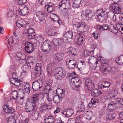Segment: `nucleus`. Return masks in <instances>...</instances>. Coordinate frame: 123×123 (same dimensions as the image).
Returning a JSON list of instances; mask_svg holds the SVG:
<instances>
[{
	"label": "nucleus",
	"instance_id": "f257e3e1",
	"mask_svg": "<svg viewBox=\"0 0 123 123\" xmlns=\"http://www.w3.org/2000/svg\"><path fill=\"white\" fill-rule=\"evenodd\" d=\"M29 24H27L25 21H24V35H26V37L29 39L34 38L35 37L33 33L34 32V30L31 28H27V26L28 27Z\"/></svg>",
	"mask_w": 123,
	"mask_h": 123
},
{
	"label": "nucleus",
	"instance_id": "f03ea898",
	"mask_svg": "<svg viewBox=\"0 0 123 123\" xmlns=\"http://www.w3.org/2000/svg\"><path fill=\"white\" fill-rule=\"evenodd\" d=\"M96 14L97 18L100 22H105L107 20V13L102 9L98 10L96 12Z\"/></svg>",
	"mask_w": 123,
	"mask_h": 123
},
{
	"label": "nucleus",
	"instance_id": "7ed1b4c3",
	"mask_svg": "<svg viewBox=\"0 0 123 123\" xmlns=\"http://www.w3.org/2000/svg\"><path fill=\"white\" fill-rule=\"evenodd\" d=\"M58 71L55 75L54 76L56 80H61L64 77L66 73L65 71L63 70L61 67L58 68Z\"/></svg>",
	"mask_w": 123,
	"mask_h": 123
},
{
	"label": "nucleus",
	"instance_id": "20e7f679",
	"mask_svg": "<svg viewBox=\"0 0 123 123\" xmlns=\"http://www.w3.org/2000/svg\"><path fill=\"white\" fill-rule=\"evenodd\" d=\"M51 44V42L49 41L44 42L41 47L43 52H46L47 53L50 52L52 48Z\"/></svg>",
	"mask_w": 123,
	"mask_h": 123
},
{
	"label": "nucleus",
	"instance_id": "39448f33",
	"mask_svg": "<svg viewBox=\"0 0 123 123\" xmlns=\"http://www.w3.org/2000/svg\"><path fill=\"white\" fill-rule=\"evenodd\" d=\"M84 16L86 18L91 20L94 16V14L92 11L90 9H86L83 11L82 12L81 15Z\"/></svg>",
	"mask_w": 123,
	"mask_h": 123
},
{
	"label": "nucleus",
	"instance_id": "423d86ee",
	"mask_svg": "<svg viewBox=\"0 0 123 123\" xmlns=\"http://www.w3.org/2000/svg\"><path fill=\"white\" fill-rule=\"evenodd\" d=\"M88 62L91 68L92 69H94L97 67V64L98 62V61L94 57L91 56L89 58Z\"/></svg>",
	"mask_w": 123,
	"mask_h": 123
},
{
	"label": "nucleus",
	"instance_id": "0eeeda50",
	"mask_svg": "<svg viewBox=\"0 0 123 123\" xmlns=\"http://www.w3.org/2000/svg\"><path fill=\"white\" fill-rule=\"evenodd\" d=\"M71 83L73 84V87L74 86L75 89L78 88L79 89L81 84V81L80 79L77 77L73 78L71 81Z\"/></svg>",
	"mask_w": 123,
	"mask_h": 123
},
{
	"label": "nucleus",
	"instance_id": "6e6552de",
	"mask_svg": "<svg viewBox=\"0 0 123 123\" xmlns=\"http://www.w3.org/2000/svg\"><path fill=\"white\" fill-rule=\"evenodd\" d=\"M73 37V32L69 31L66 32L64 35L63 39L65 41H68L69 42L71 41Z\"/></svg>",
	"mask_w": 123,
	"mask_h": 123
},
{
	"label": "nucleus",
	"instance_id": "1a4fd4ad",
	"mask_svg": "<svg viewBox=\"0 0 123 123\" xmlns=\"http://www.w3.org/2000/svg\"><path fill=\"white\" fill-rule=\"evenodd\" d=\"M111 7L115 14H119L121 12V6L117 3L115 2L113 3L112 4Z\"/></svg>",
	"mask_w": 123,
	"mask_h": 123
},
{
	"label": "nucleus",
	"instance_id": "9d476101",
	"mask_svg": "<svg viewBox=\"0 0 123 123\" xmlns=\"http://www.w3.org/2000/svg\"><path fill=\"white\" fill-rule=\"evenodd\" d=\"M86 88L89 91H92L95 88L94 84L89 79H87L85 82Z\"/></svg>",
	"mask_w": 123,
	"mask_h": 123
},
{
	"label": "nucleus",
	"instance_id": "9b49d317",
	"mask_svg": "<svg viewBox=\"0 0 123 123\" xmlns=\"http://www.w3.org/2000/svg\"><path fill=\"white\" fill-rule=\"evenodd\" d=\"M71 4L69 0H62L61 2L59 3V7H62L64 9H68L70 8Z\"/></svg>",
	"mask_w": 123,
	"mask_h": 123
},
{
	"label": "nucleus",
	"instance_id": "f8f14e48",
	"mask_svg": "<svg viewBox=\"0 0 123 123\" xmlns=\"http://www.w3.org/2000/svg\"><path fill=\"white\" fill-rule=\"evenodd\" d=\"M74 112V111L72 109L69 108L64 110L62 114L64 117L68 118L71 116Z\"/></svg>",
	"mask_w": 123,
	"mask_h": 123
},
{
	"label": "nucleus",
	"instance_id": "ddd939ff",
	"mask_svg": "<svg viewBox=\"0 0 123 123\" xmlns=\"http://www.w3.org/2000/svg\"><path fill=\"white\" fill-rule=\"evenodd\" d=\"M110 67L108 64H104L101 67L100 69L103 74L107 75L110 73Z\"/></svg>",
	"mask_w": 123,
	"mask_h": 123
},
{
	"label": "nucleus",
	"instance_id": "4468645a",
	"mask_svg": "<svg viewBox=\"0 0 123 123\" xmlns=\"http://www.w3.org/2000/svg\"><path fill=\"white\" fill-rule=\"evenodd\" d=\"M36 15L40 21H43L45 19V18L47 16L46 13L42 11H37L36 13Z\"/></svg>",
	"mask_w": 123,
	"mask_h": 123
},
{
	"label": "nucleus",
	"instance_id": "2eb2a0df",
	"mask_svg": "<svg viewBox=\"0 0 123 123\" xmlns=\"http://www.w3.org/2000/svg\"><path fill=\"white\" fill-rule=\"evenodd\" d=\"M87 27L85 23L81 22L77 28V31H86L87 30Z\"/></svg>",
	"mask_w": 123,
	"mask_h": 123
},
{
	"label": "nucleus",
	"instance_id": "dca6fc26",
	"mask_svg": "<svg viewBox=\"0 0 123 123\" xmlns=\"http://www.w3.org/2000/svg\"><path fill=\"white\" fill-rule=\"evenodd\" d=\"M63 54L62 53H56L54 55L53 61L55 62H58L62 60L63 57Z\"/></svg>",
	"mask_w": 123,
	"mask_h": 123
},
{
	"label": "nucleus",
	"instance_id": "f3484780",
	"mask_svg": "<svg viewBox=\"0 0 123 123\" xmlns=\"http://www.w3.org/2000/svg\"><path fill=\"white\" fill-rule=\"evenodd\" d=\"M67 66L69 69L72 70L76 66V61L74 60H69L68 62H66Z\"/></svg>",
	"mask_w": 123,
	"mask_h": 123
},
{
	"label": "nucleus",
	"instance_id": "a211bd4d",
	"mask_svg": "<svg viewBox=\"0 0 123 123\" xmlns=\"http://www.w3.org/2000/svg\"><path fill=\"white\" fill-rule=\"evenodd\" d=\"M3 108L4 111L6 113L11 114L14 112L15 111L14 109L12 107L7 105H4Z\"/></svg>",
	"mask_w": 123,
	"mask_h": 123
},
{
	"label": "nucleus",
	"instance_id": "6ab92c4d",
	"mask_svg": "<svg viewBox=\"0 0 123 123\" xmlns=\"http://www.w3.org/2000/svg\"><path fill=\"white\" fill-rule=\"evenodd\" d=\"M39 94L38 93L34 94L32 95L31 98V104L36 105L39 101Z\"/></svg>",
	"mask_w": 123,
	"mask_h": 123
},
{
	"label": "nucleus",
	"instance_id": "aec40b11",
	"mask_svg": "<svg viewBox=\"0 0 123 123\" xmlns=\"http://www.w3.org/2000/svg\"><path fill=\"white\" fill-rule=\"evenodd\" d=\"M52 42L54 45L56 46H58L62 45L64 42L66 41L63 39L59 38L55 39L53 40Z\"/></svg>",
	"mask_w": 123,
	"mask_h": 123
},
{
	"label": "nucleus",
	"instance_id": "412c9836",
	"mask_svg": "<svg viewBox=\"0 0 123 123\" xmlns=\"http://www.w3.org/2000/svg\"><path fill=\"white\" fill-rule=\"evenodd\" d=\"M110 86V83L107 81H103L102 82V83H100L98 84V88H102V87L104 88H109Z\"/></svg>",
	"mask_w": 123,
	"mask_h": 123
},
{
	"label": "nucleus",
	"instance_id": "4be33fe9",
	"mask_svg": "<svg viewBox=\"0 0 123 123\" xmlns=\"http://www.w3.org/2000/svg\"><path fill=\"white\" fill-rule=\"evenodd\" d=\"M102 93L98 89H94L92 91L91 95L95 97H98Z\"/></svg>",
	"mask_w": 123,
	"mask_h": 123
},
{
	"label": "nucleus",
	"instance_id": "5701e85b",
	"mask_svg": "<svg viewBox=\"0 0 123 123\" xmlns=\"http://www.w3.org/2000/svg\"><path fill=\"white\" fill-rule=\"evenodd\" d=\"M44 120L45 123H53L54 121V119L53 116L49 115L44 118Z\"/></svg>",
	"mask_w": 123,
	"mask_h": 123
},
{
	"label": "nucleus",
	"instance_id": "b1692460",
	"mask_svg": "<svg viewBox=\"0 0 123 123\" xmlns=\"http://www.w3.org/2000/svg\"><path fill=\"white\" fill-rule=\"evenodd\" d=\"M32 88L34 91L39 89L41 88L40 86V84L38 81H35L32 84Z\"/></svg>",
	"mask_w": 123,
	"mask_h": 123
},
{
	"label": "nucleus",
	"instance_id": "393cba45",
	"mask_svg": "<svg viewBox=\"0 0 123 123\" xmlns=\"http://www.w3.org/2000/svg\"><path fill=\"white\" fill-rule=\"evenodd\" d=\"M99 103L98 100V99H96L95 98H93L91 100L88 104V105L89 107H92V106H94V105H95V104L98 103Z\"/></svg>",
	"mask_w": 123,
	"mask_h": 123
},
{
	"label": "nucleus",
	"instance_id": "a878e982",
	"mask_svg": "<svg viewBox=\"0 0 123 123\" xmlns=\"http://www.w3.org/2000/svg\"><path fill=\"white\" fill-rule=\"evenodd\" d=\"M73 7L74 8H77L80 6L81 3L80 0H73Z\"/></svg>",
	"mask_w": 123,
	"mask_h": 123
},
{
	"label": "nucleus",
	"instance_id": "bb28decb",
	"mask_svg": "<svg viewBox=\"0 0 123 123\" xmlns=\"http://www.w3.org/2000/svg\"><path fill=\"white\" fill-rule=\"evenodd\" d=\"M48 33V35L49 36L56 35L58 34L56 31L51 28L49 29Z\"/></svg>",
	"mask_w": 123,
	"mask_h": 123
},
{
	"label": "nucleus",
	"instance_id": "cd10ccee",
	"mask_svg": "<svg viewBox=\"0 0 123 123\" xmlns=\"http://www.w3.org/2000/svg\"><path fill=\"white\" fill-rule=\"evenodd\" d=\"M109 27L107 25L105 24H103V25H98L97 27V28L98 30L104 31L107 30L109 29Z\"/></svg>",
	"mask_w": 123,
	"mask_h": 123
},
{
	"label": "nucleus",
	"instance_id": "c85d7f7f",
	"mask_svg": "<svg viewBox=\"0 0 123 123\" xmlns=\"http://www.w3.org/2000/svg\"><path fill=\"white\" fill-rule=\"evenodd\" d=\"M107 16L108 17L111 19H112L113 21L116 20V16L115 15V13L113 12H109L107 13Z\"/></svg>",
	"mask_w": 123,
	"mask_h": 123
},
{
	"label": "nucleus",
	"instance_id": "c756f323",
	"mask_svg": "<svg viewBox=\"0 0 123 123\" xmlns=\"http://www.w3.org/2000/svg\"><path fill=\"white\" fill-rule=\"evenodd\" d=\"M116 104L113 102H111L108 104V109L111 111H112L116 108Z\"/></svg>",
	"mask_w": 123,
	"mask_h": 123
},
{
	"label": "nucleus",
	"instance_id": "7c9ffc66",
	"mask_svg": "<svg viewBox=\"0 0 123 123\" xmlns=\"http://www.w3.org/2000/svg\"><path fill=\"white\" fill-rule=\"evenodd\" d=\"M16 24L17 27L19 28L18 30L19 32L22 31H23V23L21 22L20 21H18L16 22Z\"/></svg>",
	"mask_w": 123,
	"mask_h": 123
},
{
	"label": "nucleus",
	"instance_id": "2f4dec72",
	"mask_svg": "<svg viewBox=\"0 0 123 123\" xmlns=\"http://www.w3.org/2000/svg\"><path fill=\"white\" fill-rule=\"evenodd\" d=\"M12 81L11 82L13 85L16 86H18L19 87V86H20L21 84L19 82L20 80L18 79H16L17 80H14L13 79H12Z\"/></svg>",
	"mask_w": 123,
	"mask_h": 123
},
{
	"label": "nucleus",
	"instance_id": "473e14b6",
	"mask_svg": "<svg viewBox=\"0 0 123 123\" xmlns=\"http://www.w3.org/2000/svg\"><path fill=\"white\" fill-rule=\"evenodd\" d=\"M81 22L78 18L74 19L72 21L73 25L77 28Z\"/></svg>",
	"mask_w": 123,
	"mask_h": 123
},
{
	"label": "nucleus",
	"instance_id": "72a5a7b5",
	"mask_svg": "<svg viewBox=\"0 0 123 123\" xmlns=\"http://www.w3.org/2000/svg\"><path fill=\"white\" fill-rule=\"evenodd\" d=\"M18 93L16 91H12L11 95V96L12 97L13 99H17L18 96Z\"/></svg>",
	"mask_w": 123,
	"mask_h": 123
},
{
	"label": "nucleus",
	"instance_id": "f704fd0d",
	"mask_svg": "<svg viewBox=\"0 0 123 123\" xmlns=\"http://www.w3.org/2000/svg\"><path fill=\"white\" fill-rule=\"evenodd\" d=\"M109 31L114 34L117 33L118 32V30L114 26L112 25H111L110 27L109 28Z\"/></svg>",
	"mask_w": 123,
	"mask_h": 123
},
{
	"label": "nucleus",
	"instance_id": "c9c22d12",
	"mask_svg": "<svg viewBox=\"0 0 123 123\" xmlns=\"http://www.w3.org/2000/svg\"><path fill=\"white\" fill-rule=\"evenodd\" d=\"M85 114L86 118L88 120H90L92 116V112L90 111H87L86 113H85Z\"/></svg>",
	"mask_w": 123,
	"mask_h": 123
},
{
	"label": "nucleus",
	"instance_id": "e433bc0d",
	"mask_svg": "<svg viewBox=\"0 0 123 123\" xmlns=\"http://www.w3.org/2000/svg\"><path fill=\"white\" fill-rule=\"evenodd\" d=\"M77 111L78 112H83L85 110V106L83 104L79 106L77 109Z\"/></svg>",
	"mask_w": 123,
	"mask_h": 123
},
{
	"label": "nucleus",
	"instance_id": "4c0bfd02",
	"mask_svg": "<svg viewBox=\"0 0 123 123\" xmlns=\"http://www.w3.org/2000/svg\"><path fill=\"white\" fill-rule=\"evenodd\" d=\"M116 61H117L119 65H123V55L117 58Z\"/></svg>",
	"mask_w": 123,
	"mask_h": 123
},
{
	"label": "nucleus",
	"instance_id": "58836bf2",
	"mask_svg": "<svg viewBox=\"0 0 123 123\" xmlns=\"http://www.w3.org/2000/svg\"><path fill=\"white\" fill-rule=\"evenodd\" d=\"M47 105H43L40 106V111L41 112L43 113L45 112L48 109Z\"/></svg>",
	"mask_w": 123,
	"mask_h": 123
},
{
	"label": "nucleus",
	"instance_id": "ea45409f",
	"mask_svg": "<svg viewBox=\"0 0 123 123\" xmlns=\"http://www.w3.org/2000/svg\"><path fill=\"white\" fill-rule=\"evenodd\" d=\"M76 49L75 48H71L69 50V54L70 55H76Z\"/></svg>",
	"mask_w": 123,
	"mask_h": 123
},
{
	"label": "nucleus",
	"instance_id": "a19ab883",
	"mask_svg": "<svg viewBox=\"0 0 123 123\" xmlns=\"http://www.w3.org/2000/svg\"><path fill=\"white\" fill-rule=\"evenodd\" d=\"M37 105L35 104H34L31 103V105L28 108L29 110H31V112L34 111L35 110H36L37 108Z\"/></svg>",
	"mask_w": 123,
	"mask_h": 123
},
{
	"label": "nucleus",
	"instance_id": "79ce46f5",
	"mask_svg": "<svg viewBox=\"0 0 123 123\" xmlns=\"http://www.w3.org/2000/svg\"><path fill=\"white\" fill-rule=\"evenodd\" d=\"M8 123H16V120L14 117L11 116L8 118Z\"/></svg>",
	"mask_w": 123,
	"mask_h": 123
},
{
	"label": "nucleus",
	"instance_id": "37998d69",
	"mask_svg": "<svg viewBox=\"0 0 123 123\" xmlns=\"http://www.w3.org/2000/svg\"><path fill=\"white\" fill-rule=\"evenodd\" d=\"M92 35L93 36L94 38L95 39H97L99 36V31L98 30H96L92 34Z\"/></svg>",
	"mask_w": 123,
	"mask_h": 123
},
{
	"label": "nucleus",
	"instance_id": "c03bdc74",
	"mask_svg": "<svg viewBox=\"0 0 123 123\" xmlns=\"http://www.w3.org/2000/svg\"><path fill=\"white\" fill-rule=\"evenodd\" d=\"M53 16H54V18H52V20L54 21H57L58 22V24H59L60 25H61L59 23V20L60 19L58 17V16H57V15L53 13Z\"/></svg>",
	"mask_w": 123,
	"mask_h": 123
},
{
	"label": "nucleus",
	"instance_id": "a18cd8bd",
	"mask_svg": "<svg viewBox=\"0 0 123 123\" xmlns=\"http://www.w3.org/2000/svg\"><path fill=\"white\" fill-rule=\"evenodd\" d=\"M61 98L59 97L58 96L57 97L55 96L53 97V99L54 103L58 104L60 103V99Z\"/></svg>",
	"mask_w": 123,
	"mask_h": 123
},
{
	"label": "nucleus",
	"instance_id": "49530a36",
	"mask_svg": "<svg viewBox=\"0 0 123 123\" xmlns=\"http://www.w3.org/2000/svg\"><path fill=\"white\" fill-rule=\"evenodd\" d=\"M33 114L32 116H33L36 119H38V118H39L40 115V112L36 110H35L33 112Z\"/></svg>",
	"mask_w": 123,
	"mask_h": 123
},
{
	"label": "nucleus",
	"instance_id": "de8ad7c7",
	"mask_svg": "<svg viewBox=\"0 0 123 123\" xmlns=\"http://www.w3.org/2000/svg\"><path fill=\"white\" fill-rule=\"evenodd\" d=\"M83 39L82 38L78 37L77 40L76 41V43L79 45H81L83 43Z\"/></svg>",
	"mask_w": 123,
	"mask_h": 123
},
{
	"label": "nucleus",
	"instance_id": "09e8293b",
	"mask_svg": "<svg viewBox=\"0 0 123 123\" xmlns=\"http://www.w3.org/2000/svg\"><path fill=\"white\" fill-rule=\"evenodd\" d=\"M115 117V114L114 113L112 114H109L106 116V118L107 119H111Z\"/></svg>",
	"mask_w": 123,
	"mask_h": 123
},
{
	"label": "nucleus",
	"instance_id": "8fccbe9b",
	"mask_svg": "<svg viewBox=\"0 0 123 123\" xmlns=\"http://www.w3.org/2000/svg\"><path fill=\"white\" fill-rule=\"evenodd\" d=\"M36 66L34 68V71L41 72V67L40 66V63H37Z\"/></svg>",
	"mask_w": 123,
	"mask_h": 123
},
{
	"label": "nucleus",
	"instance_id": "3c124183",
	"mask_svg": "<svg viewBox=\"0 0 123 123\" xmlns=\"http://www.w3.org/2000/svg\"><path fill=\"white\" fill-rule=\"evenodd\" d=\"M29 62L28 61L27 62V60H26V58H25V59H24V63H25V64L24 65V67H25V68H26V70H27L28 69V66Z\"/></svg>",
	"mask_w": 123,
	"mask_h": 123
},
{
	"label": "nucleus",
	"instance_id": "603ef678",
	"mask_svg": "<svg viewBox=\"0 0 123 123\" xmlns=\"http://www.w3.org/2000/svg\"><path fill=\"white\" fill-rule=\"evenodd\" d=\"M33 46L32 47H29V48H25V50L27 52V53H31L32 52L33 50L34 49Z\"/></svg>",
	"mask_w": 123,
	"mask_h": 123
},
{
	"label": "nucleus",
	"instance_id": "864d4df0",
	"mask_svg": "<svg viewBox=\"0 0 123 123\" xmlns=\"http://www.w3.org/2000/svg\"><path fill=\"white\" fill-rule=\"evenodd\" d=\"M92 52L88 50H85L84 52V55L85 56H88L90 55H92Z\"/></svg>",
	"mask_w": 123,
	"mask_h": 123
},
{
	"label": "nucleus",
	"instance_id": "5fc2aeb1",
	"mask_svg": "<svg viewBox=\"0 0 123 123\" xmlns=\"http://www.w3.org/2000/svg\"><path fill=\"white\" fill-rule=\"evenodd\" d=\"M110 73H111L112 74H114L117 72V68H116L114 67H110Z\"/></svg>",
	"mask_w": 123,
	"mask_h": 123
},
{
	"label": "nucleus",
	"instance_id": "6e6d98bb",
	"mask_svg": "<svg viewBox=\"0 0 123 123\" xmlns=\"http://www.w3.org/2000/svg\"><path fill=\"white\" fill-rule=\"evenodd\" d=\"M29 11L28 7L25 6L24 7V16L27 14L29 12Z\"/></svg>",
	"mask_w": 123,
	"mask_h": 123
},
{
	"label": "nucleus",
	"instance_id": "4d7b16f0",
	"mask_svg": "<svg viewBox=\"0 0 123 123\" xmlns=\"http://www.w3.org/2000/svg\"><path fill=\"white\" fill-rule=\"evenodd\" d=\"M25 48H29V47H32L33 46V44L29 42H27L26 43L25 42Z\"/></svg>",
	"mask_w": 123,
	"mask_h": 123
},
{
	"label": "nucleus",
	"instance_id": "13d9d810",
	"mask_svg": "<svg viewBox=\"0 0 123 123\" xmlns=\"http://www.w3.org/2000/svg\"><path fill=\"white\" fill-rule=\"evenodd\" d=\"M47 9V11L49 13H50L53 12L55 9V7H48L45 8Z\"/></svg>",
	"mask_w": 123,
	"mask_h": 123
},
{
	"label": "nucleus",
	"instance_id": "bf43d9fd",
	"mask_svg": "<svg viewBox=\"0 0 123 123\" xmlns=\"http://www.w3.org/2000/svg\"><path fill=\"white\" fill-rule=\"evenodd\" d=\"M51 65H49L47 67V71L48 74L50 76L51 75L50 71L51 70V68L50 67Z\"/></svg>",
	"mask_w": 123,
	"mask_h": 123
},
{
	"label": "nucleus",
	"instance_id": "052dcab7",
	"mask_svg": "<svg viewBox=\"0 0 123 123\" xmlns=\"http://www.w3.org/2000/svg\"><path fill=\"white\" fill-rule=\"evenodd\" d=\"M12 78L10 79V80L11 82L12 81V79H13L14 80H16V79H18L17 77V75L16 74L14 73H13L12 74Z\"/></svg>",
	"mask_w": 123,
	"mask_h": 123
},
{
	"label": "nucleus",
	"instance_id": "680f3d73",
	"mask_svg": "<svg viewBox=\"0 0 123 123\" xmlns=\"http://www.w3.org/2000/svg\"><path fill=\"white\" fill-rule=\"evenodd\" d=\"M109 93L112 94L113 95H115L116 96L117 95L118 91L116 89H114L111 91L109 92Z\"/></svg>",
	"mask_w": 123,
	"mask_h": 123
},
{
	"label": "nucleus",
	"instance_id": "e2e57ef3",
	"mask_svg": "<svg viewBox=\"0 0 123 123\" xmlns=\"http://www.w3.org/2000/svg\"><path fill=\"white\" fill-rule=\"evenodd\" d=\"M41 72L39 71H34V74L35 76V78L36 77H38L41 74Z\"/></svg>",
	"mask_w": 123,
	"mask_h": 123
},
{
	"label": "nucleus",
	"instance_id": "0e129e2a",
	"mask_svg": "<svg viewBox=\"0 0 123 123\" xmlns=\"http://www.w3.org/2000/svg\"><path fill=\"white\" fill-rule=\"evenodd\" d=\"M115 100L116 101L120 103L121 105H123V99L118 98L116 99Z\"/></svg>",
	"mask_w": 123,
	"mask_h": 123
},
{
	"label": "nucleus",
	"instance_id": "69168bd1",
	"mask_svg": "<svg viewBox=\"0 0 123 123\" xmlns=\"http://www.w3.org/2000/svg\"><path fill=\"white\" fill-rule=\"evenodd\" d=\"M63 91L62 89H61L60 88H58L56 90V92L57 95L58 96L60 94H61V93H62Z\"/></svg>",
	"mask_w": 123,
	"mask_h": 123
},
{
	"label": "nucleus",
	"instance_id": "338daca9",
	"mask_svg": "<svg viewBox=\"0 0 123 123\" xmlns=\"http://www.w3.org/2000/svg\"><path fill=\"white\" fill-rule=\"evenodd\" d=\"M55 6L54 5L53 3L51 2L48 3L45 6V8L48 7H54Z\"/></svg>",
	"mask_w": 123,
	"mask_h": 123
},
{
	"label": "nucleus",
	"instance_id": "774afa93",
	"mask_svg": "<svg viewBox=\"0 0 123 123\" xmlns=\"http://www.w3.org/2000/svg\"><path fill=\"white\" fill-rule=\"evenodd\" d=\"M119 119L123 120V111L119 113Z\"/></svg>",
	"mask_w": 123,
	"mask_h": 123
}]
</instances>
